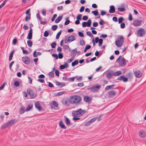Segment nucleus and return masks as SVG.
Instances as JSON below:
<instances>
[{
    "label": "nucleus",
    "mask_w": 146,
    "mask_h": 146,
    "mask_svg": "<svg viewBox=\"0 0 146 146\" xmlns=\"http://www.w3.org/2000/svg\"><path fill=\"white\" fill-rule=\"evenodd\" d=\"M91 123H91V122H90V121L89 120L87 122H86L85 123L84 125L86 126H88L90 125Z\"/></svg>",
    "instance_id": "603ef678"
},
{
    "label": "nucleus",
    "mask_w": 146,
    "mask_h": 146,
    "mask_svg": "<svg viewBox=\"0 0 146 146\" xmlns=\"http://www.w3.org/2000/svg\"><path fill=\"white\" fill-rule=\"evenodd\" d=\"M122 74L121 72L120 71H117V72H113V76H118L121 75Z\"/></svg>",
    "instance_id": "a878e982"
},
{
    "label": "nucleus",
    "mask_w": 146,
    "mask_h": 146,
    "mask_svg": "<svg viewBox=\"0 0 146 146\" xmlns=\"http://www.w3.org/2000/svg\"><path fill=\"white\" fill-rule=\"evenodd\" d=\"M103 42V40L102 38H100L98 42L99 43V46H101L102 45V44Z\"/></svg>",
    "instance_id": "c9c22d12"
},
{
    "label": "nucleus",
    "mask_w": 146,
    "mask_h": 146,
    "mask_svg": "<svg viewBox=\"0 0 146 146\" xmlns=\"http://www.w3.org/2000/svg\"><path fill=\"white\" fill-rule=\"evenodd\" d=\"M59 125L62 129H66V128L62 121H60L59 122Z\"/></svg>",
    "instance_id": "5701e85b"
},
{
    "label": "nucleus",
    "mask_w": 146,
    "mask_h": 146,
    "mask_svg": "<svg viewBox=\"0 0 146 146\" xmlns=\"http://www.w3.org/2000/svg\"><path fill=\"white\" fill-rule=\"evenodd\" d=\"M101 85L99 84H96L91 87L87 89L88 90H90L93 92H97L101 88Z\"/></svg>",
    "instance_id": "39448f33"
},
{
    "label": "nucleus",
    "mask_w": 146,
    "mask_h": 146,
    "mask_svg": "<svg viewBox=\"0 0 146 146\" xmlns=\"http://www.w3.org/2000/svg\"><path fill=\"white\" fill-rule=\"evenodd\" d=\"M76 38L74 35H70L69 37L67 36L65 39V42L68 43L69 42H72L75 40Z\"/></svg>",
    "instance_id": "0eeeda50"
},
{
    "label": "nucleus",
    "mask_w": 146,
    "mask_h": 146,
    "mask_svg": "<svg viewBox=\"0 0 146 146\" xmlns=\"http://www.w3.org/2000/svg\"><path fill=\"white\" fill-rule=\"evenodd\" d=\"M86 34L87 35L90 37H92L93 36V35L90 31H88L86 32Z\"/></svg>",
    "instance_id": "49530a36"
},
{
    "label": "nucleus",
    "mask_w": 146,
    "mask_h": 146,
    "mask_svg": "<svg viewBox=\"0 0 146 146\" xmlns=\"http://www.w3.org/2000/svg\"><path fill=\"white\" fill-rule=\"evenodd\" d=\"M6 2L7 1L6 0H5L3 1V3L0 5V9L5 5Z\"/></svg>",
    "instance_id": "5fc2aeb1"
},
{
    "label": "nucleus",
    "mask_w": 146,
    "mask_h": 146,
    "mask_svg": "<svg viewBox=\"0 0 146 146\" xmlns=\"http://www.w3.org/2000/svg\"><path fill=\"white\" fill-rule=\"evenodd\" d=\"M22 60L25 64H29L31 62L30 58L27 56H25L22 57Z\"/></svg>",
    "instance_id": "1a4fd4ad"
},
{
    "label": "nucleus",
    "mask_w": 146,
    "mask_h": 146,
    "mask_svg": "<svg viewBox=\"0 0 146 146\" xmlns=\"http://www.w3.org/2000/svg\"><path fill=\"white\" fill-rule=\"evenodd\" d=\"M59 71L57 70H56L55 71V74L57 76H59Z\"/></svg>",
    "instance_id": "052dcab7"
},
{
    "label": "nucleus",
    "mask_w": 146,
    "mask_h": 146,
    "mask_svg": "<svg viewBox=\"0 0 146 146\" xmlns=\"http://www.w3.org/2000/svg\"><path fill=\"white\" fill-rule=\"evenodd\" d=\"M98 117H94L90 120V122H91V123H92L94 121L97 119H98Z\"/></svg>",
    "instance_id": "e433bc0d"
},
{
    "label": "nucleus",
    "mask_w": 146,
    "mask_h": 146,
    "mask_svg": "<svg viewBox=\"0 0 146 146\" xmlns=\"http://www.w3.org/2000/svg\"><path fill=\"white\" fill-rule=\"evenodd\" d=\"M56 44L55 42H54L51 44V46L52 48H54L56 46Z\"/></svg>",
    "instance_id": "f704fd0d"
},
{
    "label": "nucleus",
    "mask_w": 146,
    "mask_h": 146,
    "mask_svg": "<svg viewBox=\"0 0 146 146\" xmlns=\"http://www.w3.org/2000/svg\"><path fill=\"white\" fill-rule=\"evenodd\" d=\"M65 121L67 125H69L70 124V121L69 119L66 117L65 116Z\"/></svg>",
    "instance_id": "cd10ccee"
},
{
    "label": "nucleus",
    "mask_w": 146,
    "mask_h": 146,
    "mask_svg": "<svg viewBox=\"0 0 146 146\" xmlns=\"http://www.w3.org/2000/svg\"><path fill=\"white\" fill-rule=\"evenodd\" d=\"M92 13L95 16H97L98 13V12L97 10L92 11Z\"/></svg>",
    "instance_id": "ea45409f"
},
{
    "label": "nucleus",
    "mask_w": 146,
    "mask_h": 146,
    "mask_svg": "<svg viewBox=\"0 0 146 146\" xmlns=\"http://www.w3.org/2000/svg\"><path fill=\"white\" fill-rule=\"evenodd\" d=\"M126 76L128 78L131 79L132 78L133 74L129 72L127 74Z\"/></svg>",
    "instance_id": "2f4dec72"
},
{
    "label": "nucleus",
    "mask_w": 146,
    "mask_h": 146,
    "mask_svg": "<svg viewBox=\"0 0 146 146\" xmlns=\"http://www.w3.org/2000/svg\"><path fill=\"white\" fill-rule=\"evenodd\" d=\"M58 57L60 59L62 58L63 57V55L61 53H58Z\"/></svg>",
    "instance_id": "8fccbe9b"
},
{
    "label": "nucleus",
    "mask_w": 146,
    "mask_h": 146,
    "mask_svg": "<svg viewBox=\"0 0 146 146\" xmlns=\"http://www.w3.org/2000/svg\"><path fill=\"white\" fill-rule=\"evenodd\" d=\"M121 28L122 29H123L125 27V24L124 23H122L120 25Z\"/></svg>",
    "instance_id": "338daca9"
},
{
    "label": "nucleus",
    "mask_w": 146,
    "mask_h": 146,
    "mask_svg": "<svg viewBox=\"0 0 146 146\" xmlns=\"http://www.w3.org/2000/svg\"><path fill=\"white\" fill-rule=\"evenodd\" d=\"M27 44L30 47H31L33 45L32 42L30 40H28L27 41Z\"/></svg>",
    "instance_id": "473e14b6"
},
{
    "label": "nucleus",
    "mask_w": 146,
    "mask_h": 146,
    "mask_svg": "<svg viewBox=\"0 0 146 146\" xmlns=\"http://www.w3.org/2000/svg\"><path fill=\"white\" fill-rule=\"evenodd\" d=\"M49 33L47 31H45L44 33V36L47 37L48 36Z\"/></svg>",
    "instance_id": "3c124183"
},
{
    "label": "nucleus",
    "mask_w": 146,
    "mask_h": 146,
    "mask_svg": "<svg viewBox=\"0 0 146 146\" xmlns=\"http://www.w3.org/2000/svg\"><path fill=\"white\" fill-rule=\"evenodd\" d=\"M88 19V17L86 16H84L82 18V19L83 20L86 21Z\"/></svg>",
    "instance_id": "774afa93"
},
{
    "label": "nucleus",
    "mask_w": 146,
    "mask_h": 146,
    "mask_svg": "<svg viewBox=\"0 0 146 146\" xmlns=\"http://www.w3.org/2000/svg\"><path fill=\"white\" fill-rule=\"evenodd\" d=\"M31 16H29V15H27L25 18V21H29V20H30L31 19Z\"/></svg>",
    "instance_id": "09e8293b"
},
{
    "label": "nucleus",
    "mask_w": 146,
    "mask_h": 146,
    "mask_svg": "<svg viewBox=\"0 0 146 146\" xmlns=\"http://www.w3.org/2000/svg\"><path fill=\"white\" fill-rule=\"evenodd\" d=\"M33 104H29L26 108V111H28L30 110L33 107Z\"/></svg>",
    "instance_id": "bb28decb"
},
{
    "label": "nucleus",
    "mask_w": 146,
    "mask_h": 146,
    "mask_svg": "<svg viewBox=\"0 0 146 146\" xmlns=\"http://www.w3.org/2000/svg\"><path fill=\"white\" fill-rule=\"evenodd\" d=\"M62 19V17L59 16L55 20V22L56 23H59L61 20Z\"/></svg>",
    "instance_id": "c756f323"
},
{
    "label": "nucleus",
    "mask_w": 146,
    "mask_h": 146,
    "mask_svg": "<svg viewBox=\"0 0 146 146\" xmlns=\"http://www.w3.org/2000/svg\"><path fill=\"white\" fill-rule=\"evenodd\" d=\"M62 50V48L59 46H58L57 49V51L58 52H59V53H61V52Z\"/></svg>",
    "instance_id": "0e129e2a"
},
{
    "label": "nucleus",
    "mask_w": 146,
    "mask_h": 146,
    "mask_svg": "<svg viewBox=\"0 0 146 146\" xmlns=\"http://www.w3.org/2000/svg\"><path fill=\"white\" fill-rule=\"evenodd\" d=\"M35 107L37 108L39 111L42 110V108L39 102H37L35 103Z\"/></svg>",
    "instance_id": "a211bd4d"
},
{
    "label": "nucleus",
    "mask_w": 146,
    "mask_h": 146,
    "mask_svg": "<svg viewBox=\"0 0 146 146\" xmlns=\"http://www.w3.org/2000/svg\"><path fill=\"white\" fill-rule=\"evenodd\" d=\"M77 53L76 48L73 50L71 52V54L73 56H75Z\"/></svg>",
    "instance_id": "b1692460"
},
{
    "label": "nucleus",
    "mask_w": 146,
    "mask_h": 146,
    "mask_svg": "<svg viewBox=\"0 0 146 146\" xmlns=\"http://www.w3.org/2000/svg\"><path fill=\"white\" fill-rule=\"evenodd\" d=\"M115 11V9L114 6L113 5H111L110 7L109 12L110 13H113Z\"/></svg>",
    "instance_id": "4be33fe9"
},
{
    "label": "nucleus",
    "mask_w": 146,
    "mask_h": 146,
    "mask_svg": "<svg viewBox=\"0 0 146 146\" xmlns=\"http://www.w3.org/2000/svg\"><path fill=\"white\" fill-rule=\"evenodd\" d=\"M113 71H110L106 73V76L107 78H111L113 75Z\"/></svg>",
    "instance_id": "f3484780"
},
{
    "label": "nucleus",
    "mask_w": 146,
    "mask_h": 146,
    "mask_svg": "<svg viewBox=\"0 0 146 146\" xmlns=\"http://www.w3.org/2000/svg\"><path fill=\"white\" fill-rule=\"evenodd\" d=\"M145 33V31L143 29H139L137 31V35L140 37H142L144 35Z\"/></svg>",
    "instance_id": "9d476101"
},
{
    "label": "nucleus",
    "mask_w": 146,
    "mask_h": 146,
    "mask_svg": "<svg viewBox=\"0 0 146 146\" xmlns=\"http://www.w3.org/2000/svg\"><path fill=\"white\" fill-rule=\"evenodd\" d=\"M82 100L81 97L78 95H73L69 98V101L71 104H75L78 103Z\"/></svg>",
    "instance_id": "f03ea898"
},
{
    "label": "nucleus",
    "mask_w": 146,
    "mask_h": 146,
    "mask_svg": "<svg viewBox=\"0 0 146 146\" xmlns=\"http://www.w3.org/2000/svg\"><path fill=\"white\" fill-rule=\"evenodd\" d=\"M121 57V56H119L117 59L116 61L117 62L118 61L119 64L120 66H124L126 65V62L125 61V59L124 58H121V60H120V59Z\"/></svg>",
    "instance_id": "423d86ee"
},
{
    "label": "nucleus",
    "mask_w": 146,
    "mask_h": 146,
    "mask_svg": "<svg viewBox=\"0 0 146 146\" xmlns=\"http://www.w3.org/2000/svg\"><path fill=\"white\" fill-rule=\"evenodd\" d=\"M118 10L120 12H123L125 11V9L123 7H122V8L119 7V8H118Z\"/></svg>",
    "instance_id": "de8ad7c7"
},
{
    "label": "nucleus",
    "mask_w": 146,
    "mask_h": 146,
    "mask_svg": "<svg viewBox=\"0 0 146 146\" xmlns=\"http://www.w3.org/2000/svg\"><path fill=\"white\" fill-rule=\"evenodd\" d=\"M57 16V15L56 14H54L53 15V16L51 19V21H54L55 19L56 18V17Z\"/></svg>",
    "instance_id": "13d9d810"
},
{
    "label": "nucleus",
    "mask_w": 146,
    "mask_h": 146,
    "mask_svg": "<svg viewBox=\"0 0 146 146\" xmlns=\"http://www.w3.org/2000/svg\"><path fill=\"white\" fill-rule=\"evenodd\" d=\"M117 80H123L124 82H127L128 81L127 78L125 77L124 76H120L117 78Z\"/></svg>",
    "instance_id": "dca6fc26"
},
{
    "label": "nucleus",
    "mask_w": 146,
    "mask_h": 146,
    "mask_svg": "<svg viewBox=\"0 0 146 146\" xmlns=\"http://www.w3.org/2000/svg\"><path fill=\"white\" fill-rule=\"evenodd\" d=\"M84 100L87 102H91L92 98L91 97H89L88 96H85L84 97Z\"/></svg>",
    "instance_id": "6ab92c4d"
},
{
    "label": "nucleus",
    "mask_w": 146,
    "mask_h": 146,
    "mask_svg": "<svg viewBox=\"0 0 146 146\" xmlns=\"http://www.w3.org/2000/svg\"><path fill=\"white\" fill-rule=\"evenodd\" d=\"M65 92L64 91H62L60 92L57 93L56 94L57 96H59L65 93Z\"/></svg>",
    "instance_id": "37998d69"
},
{
    "label": "nucleus",
    "mask_w": 146,
    "mask_h": 146,
    "mask_svg": "<svg viewBox=\"0 0 146 146\" xmlns=\"http://www.w3.org/2000/svg\"><path fill=\"white\" fill-rule=\"evenodd\" d=\"M82 17V15L81 14H80L78 15L76 17V19L77 20H81V17Z\"/></svg>",
    "instance_id": "79ce46f5"
},
{
    "label": "nucleus",
    "mask_w": 146,
    "mask_h": 146,
    "mask_svg": "<svg viewBox=\"0 0 146 146\" xmlns=\"http://www.w3.org/2000/svg\"><path fill=\"white\" fill-rule=\"evenodd\" d=\"M56 84L57 86L60 88L66 86V84L65 83L63 82L60 83L58 81H56Z\"/></svg>",
    "instance_id": "aec40b11"
},
{
    "label": "nucleus",
    "mask_w": 146,
    "mask_h": 146,
    "mask_svg": "<svg viewBox=\"0 0 146 146\" xmlns=\"http://www.w3.org/2000/svg\"><path fill=\"white\" fill-rule=\"evenodd\" d=\"M85 8L83 6H82L81 7L80 10V12H83L84 9Z\"/></svg>",
    "instance_id": "e2e57ef3"
},
{
    "label": "nucleus",
    "mask_w": 146,
    "mask_h": 146,
    "mask_svg": "<svg viewBox=\"0 0 146 146\" xmlns=\"http://www.w3.org/2000/svg\"><path fill=\"white\" fill-rule=\"evenodd\" d=\"M141 23V20H135L133 21V25L135 27L138 26L140 25Z\"/></svg>",
    "instance_id": "f8f14e48"
},
{
    "label": "nucleus",
    "mask_w": 146,
    "mask_h": 146,
    "mask_svg": "<svg viewBox=\"0 0 146 146\" xmlns=\"http://www.w3.org/2000/svg\"><path fill=\"white\" fill-rule=\"evenodd\" d=\"M124 41V38L122 36L119 37L115 42V45L118 47H121L123 45Z\"/></svg>",
    "instance_id": "7ed1b4c3"
},
{
    "label": "nucleus",
    "mask_w": 146,
    "mask_h": 146,
    "mask_svg": "<svg viewBox=\"0 0 146 146\" xmlns=\"http://www.w3.org/2000/svg\"><path fill=\"white\" fill-rule=\"evenodd\" d=\"M49 76L50 78H53L54 76V74L52 72H50L49 73Z\"/></svg>",
    "instance_id": "72a5a7b5"
},
{
    "label": "nucleus",
    "mask_w": 146,
    "mask_h": 146,
    "mask_svg": "<svg viewBox=\"0 0 146 146\" xmlns=\"http://www.w3.org/2000/svg\"><path fill=\"white\" fill-rule=\"evenodd\" d=\"M116 94V92L113 90H111L108 92L109 97L111 98L114 97Z\"/></svg>",
    "instance_id": "2eb2a0df"
},
{
    "label": "nucleus",
    "mask_w": 146,
    "mask_h": 146,
    "mask_svg": "<svg viewBox=\"0 0 146 146\" xmlns=\"http://www.w3.org/2000/svg\"><path fill=\"white\" fill-rule=\"evenodd\" d=\"M30 30L28 34L27 38L29 40H31L32 38L33 30L31 27H30Z\"/></svg>",
    "instance_id": "4468645a"
},
{
    "label": "nucleus",
    "mask_w": 146,
    "mask_h": 146,
    "mask_svg": "<svg viewBox=\"0 0 146 146\" xmlns=\"http://www.w3.org/2000/svg\"><path fill=\"white\" fill-rule=\"evenodd\" d=\"M92 23L91 20L90 19H89L87 21L84 22L82 23V26L84 27H90L91 26V24Z\"/></svg>",
    "instance_id": "9b49d317"
},
{
    "label": "nucleus",
    "mask_w": 146,
    "mask_h": 146,
    "mask_svg": "<svg viewBox=\"0 0 146 146\" xmlns=\"http://www.w3.org/2000/svg\"><path fill=\"white\" fill-rule=\"evenodd\" d=\"M61 31H60L57 34L56 36V38L57 39H58L59 37V36L61 35Z\"/></svg>",
    "instance_id": "58836bf2"
},
{
    "label": "nucleus",
    "mask_w": 146,
    "mask_h": 146,
    "mask_svg": "<svg viewBox=\"0 0 146 146\" xmlns=\"http://www.w3.org/2000/svg\"><path fill=\"white\" fill-rule=\"evenodd\" d=\"M63 7L62 6H58L57 7V10L58 11H61L63 10Z\"/></svg>",
    "instance_id": "69168bd1"
},
{
    "label": "nucleus",
    "mask_w": 146,
    "mask_h": 146,
    "mask_svg": "<svg viewBox=\"0 0 146 146\" xmlns=\"http://www.w3.org/2000/svg\"><path fill=\"white\" fill-rule=\"evenodd\" d=\"M124 20L123 17H121L118 19V23H121Z\"/></svg>",
    "instance_id": "a19ab883"
},
{
    "label": "nucleus",
    "mask_w": 146,
    "mask_h": 146,
    "mask_svg": "<svg viewBox=\"0 0 146 146\" xmlns=\"http://www.w3.org/2000/svg\"><path fill=\"white\" fill-rule=\"evenodd\" d=\"M20 84V83L18 81H15L14 83V85L16 87H18Z\"/></svg>",
    "instance_id": "a18cd8bd"
},
{
    "label": "nucleus",
    "mask_w": 146,
    "mask_h": 146,
    "mask_svg": "<svg viewBox=\"0 0 146 146\" xmlns=\"http://www.w3.org/2000/svg\"><path fill=\"white\" fill-rule=\"evenodd\" d=\"M16 122V121L15 119H12L2 125L1 127V128L3 129H5L9 126H10L12 125L13 124L15 123Z\"/></svg>",
    "instance_id": "20e7f679"
},
{
    "label": "nucleus",
    "mask_w": 146,
    "mask_h": 146,
    "mask_svg": "<svg viewBox=\"0 0 146 146\" xmlns=\"http://www.w3.org/2000/svg\"><path fill=\"white\" fill-rule=\"evenodd\" d=\"M38 81L41 83H44L45 82L44 79H39L38 80Z\"/></svg>",
    "instance_id": "680f3d73"
},
{
    "label": "nucleus",
    "mask_w": 146,
    "mask_h": 146,
    "mask_svg": "<svg viewBox=\"0 0 146 146\" xmlns=\"http://www.w3.org/2000/svg\"><path fill=\"white\" fill-rule=\"evenodd\" d=\"M85 44V41L83 40H81L80 41V44L81 45L83 46Z\"/></svg>",
    "instance_id": "864d4df0"
},
{
    "label": "nucleus",
    "mask_w": 146,
    "mask_h": 146,
    "mask_svg": "<svg viewBox=\"0 0 146 146\" xmlns=\"http://www.w3.org/2000/svg\"><path fill=\"white\" fill-rule=\"evenodd\" d=\"M25 111V108L24 107H22L20 109V113L21 114H23Z\"/></svg>",
    "instance_id": "393cba45"
},
{
    "label": "nucleus",
    "mask_w": 146,
    "mask_h": 146,
    "mask_svg": "<svg viewBox=\"0 0 146 146\" xmlns=\"http://www.w3.org/2000/svg\"><path fill=\"white\" fill-rule=\"evenodd\" d=\"M86 112L85 110H83L80 109L76 111H72V114L74 116L73 120L74 121H76L80 120V118L79 117L82 116L84 115Z\"/></svg>",
    "instance_id": "f257e3e1"
},
{
    "label": "nucleus",
    "mask_w": 146,
    "mask_h": 146,
    "mask_svg": "<svg viewBox=\"0 0 146 146\" xmlns=\"http://www.w3.org/2000/svg\"><path fill=\"white\" fill-rule=\"evenodd\" d=\"M134 75L137 78H140L142 77V74L140 71L136 70L134 72Z\"/></svg>",
    "instance_id": "ddd939ff"
},
{
    "label": "nucleus",
    "mask_w": 146,
    "mask_h": 146,
    "mask_svg": "<svg viewBox=\"0 0 146 146\" xmlns=\"http://www.w3.org/2000/svg\"><path fill=\"white\" fill-rule=\"evenodd\" d=\"M53 105L56 107H57L58 106V104L57 102L55 101H53L52 102Z\"/></svg>",
    "instance_id": "4c0bfd02"
},
{
    "label": "nucleus",
    "mask_w": 146,
    "mask_h": 146,
    "mask_svg": "<svg viewBox=\"0 0 146 146\" xmlns=\"http://www.w3.org/2000/svg\"><path fill=\"white\" fill-rule=\"evenodd\" d=\"M57 25H53L52 27V29L54 31H55L57 28Z\"/></svg>",
    "instance_id": "c03bdc74"
},
{
    "label": "nucleus",
    "mask_w": 146,
    "mask_h": 146,
    "mask_svg": "<svg viewBox=\"0 0 146 146\" xmlns=\"http://www.w3.org/2000/svg\"><path fill=\"white\" fill-rule=\"evenodd\" d=\"M115 86L114 84H113L110 86H108L106 87L105 90H108L110 89H111L112 88L114 87Z\"/></svg>",
    "instance_id": "c85d7f7f"
},
{
    "label": "nucleus",
    "mask_w": 146,
    "mask_h": 146,
    "mask_svg": "<svg viewBox=\"0 0 146 146\" xmlns=\"http://www.w3.org/2000/svg\"><path fill=\"white\" fill-rule=\"evenodd\" d=\"M17 42V40L16 38H14L13 41V44L14 45H15L16 44Z\"/></svg>",
    "instance_id": "4d7b16f0"
},
{
    "label": "nucleus",
    "mask_w": 146,
    "mask_h": 146,
    "mask_svg": "<svg viewBox=\"0 0 146 146\" xmlns=\"http://www.w3.org/2000/svg\"><path fill=\"white\" fill-rule=\"evenodd\" d=\"M27 94L30 96L31 99L35 98L36 96V94L34 93L33 92L31 89H28L27 90Z\"/></svg>",
    "instance_id": "6e6552de"
},
{
    "label": "nucleus",
    "mask_w": 146,
    "mask_h": 146,
    "mask_svg": "<svg viewBox=\"0 0 146 146\" xmlns=\"http://www.w3.org/2000/svg\"><path fill=\"white\" fill-rule=\"evenodd\" d=\"M139 135L141 137H144L146 136V133L144 131H141L139 132Z\"/></svg>",
    "instance_id": "412c9836"
},
{
    "label": "nucleus",
    "mask_w": 146,
    "mask_h": 146,
    "mask_svg": "<svg viewBox=\"0 0 146 146\" xmlns=\"http://www.w3.org/2000/svg\"><path fill=\"white\" fill-rule=\"evenodd\" d=\"M78 64V60H75L74 62H73L72 63V66H74L75 65H76Z\"/></svg>",
    "instance_id": "7c9ffc66"
},
{
    "label": "nucleus",
    "mask_w": 146,
    "mask_h": 146,
    "mask_svg": "<svg viewBox=\"0 0 146 146\" xmlns=\"http://www.w3.org/2000/svg\"><path fill=\"white\" fill-rule=\"evenodd\" d=\"M30 9H28L26 12V14H28L29 16H31V14L30 13Z\"/></svg>",
    "instance_id": "bf43d9fd"
},
{
    "label": "nucleus",
    "mask_w": 146,
    "mask_h": 146,
    "mask_svg": "<svg viewBox=\"0 0 146 146\" xmlns=\"http://www.w3.org/2000/svg\"><path fill=\"white\" fill-rule=\"evenodd\" d=\"M106 11H103V10H101V14L103 16L105 15H106Z\"/></svg>",
    "instance_id": "6e6d98bb"
}]
</instances>
